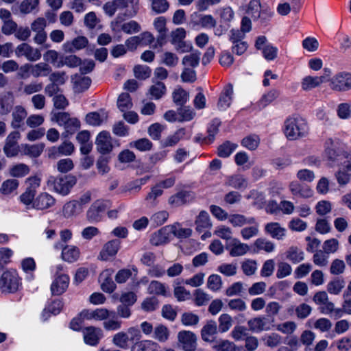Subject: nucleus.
<instances>
[{
  "label": "nucleus",
  "instance_id": "1",
  "mask_svg": "<svg viewBox=\"0 0 351 351\" xmlns=\"http://www.w3.org/2000/svg\"><path fill=\"white\" fill-rule=\"evenodd\" d=\"M346 145L341 141L329 139L326 142V153L328 158L337 162L339 169L336 174L340 185H345L350 180L351 158L347 152L343 149Z\"/></svg>",
  "mask_w": 351,
  "mask_h": 351
},
{
  "label": "nucleus",
  "instance_id": "2",
  "mask_svg": "<svg viewBox=\"0 0 351 351\" xmlns=\"http://www.w3.org/2000/svg\"><path fill=\"white\" fill-rule=\"evenodd\" d=\"M308 130L306 121L301 117H289L285 121L284 133L289 140L293 141L304 137L307 134Z\"/></svg>",
  "mask_w": 351,
  "mask_h": 351
},
{
  "label": "nucleus",
  "instance_id": "3",
  "mask_svg": "<svg viewBox=\"0 0 351 351\" xmlns=\"http://www.w3.org/2000/svg\"><path fill=\"white\" fill-rule=\"evenodd\" d=\"M76 178L72 175L49 176L47 184L53 191L62 196L69 195L76 184Z\"/></svg>",
  "mask_w": 351,
  "mask_h": 351
},
{
  "label": "nucleus",
  "instance_id": "4",
  "mask_svg": "<svg viewBox=\"0 0 351 351\" xmlns=\"http://www.w3.org/2000/svg\"><path fill=\"white\" fill-rule=\"evenodd\" d=\"M110 200L98 199L93 202L86 213V219L92 223H98L102 221L104 213L110 208Z\"/></svg>",
  "mask_w": 351,
  "mask_h": 351
},
{
  "label": "nucleus",
  "instance_id": "5",
  "mask_svg": "<svg viewBox=\"0 0 351 351\" xmlns=\"http://www.w3.org/2000/svg\"><path fill=\"white\" fill-rule=\"evenodd\" d=\"M21 285V278L16 270H7L0 278V289L3 292H16Z\"/></svg>",
  "mask_w": 351,
  "mask_h": 351
},
{
  "label": "nucleus",
  "instance_id": "6",
  "mask_svg": "<svg viewBox=\"0 0 351 351\" xmlns=\"http://www.w3.org/2000/svg\"><path fill=\"white\" fill-rule=\"evenodd\" d=\"M195 231L199 234H202L201 239L205 240L212 236L210 230L213 227V223L209 214L202 210L197 215L195 220Z\"/></svg>",
  "mask_w": 351,
  "mask_h": 351
},
{
  "label": "nucleus",
  "instance_id": "7",
  "mask_svg": "<svg viewBox=\"0 0 351 351\" xmlns=\"http://www.w3.org/2000/svg\"><path fill=\"white\" fill-rule=\"evenodd\" d=\"M255 47L262 51L264 58L267 61H272L278 56V49L268 42L265 36H258L255 42Z\"/></svg>",
  "mask_w": 351,
  "mask_h": 351
},
{
  "label": "nucleus",
  "instance_id": "8",
  "mask_svg": "<svg viewBox=\"0 0 351 351\" xmlns=\"http://www.w3.org/2000/svg\"><path fill=\"white\" fill-rule=\"evenodd\" d=\"M351 75L348 72L341 71L330 80V87L335 91H346L350 86Z\"/></svg>",
  "mask_w": 351,
  "mask_h": 351
},
{
  "label": "nucleus",
  "instance_id": "9",
  "mask_svg": "<svg viewBox=\"0 0 351 351\" xmlns=\"http://www.w3.org/2000/svg\"><path fill=\"white\" fill-rule=\"evenodd\" d=\"M15 53L17 57L24 56L27 60L32 62L37 61L41 58V53L39 49L34 48L25 43L17 46Z\"/></svg>",
  "mask_w": 351,
  "mask_h": 351
},
{
  "label": "nucleus",
  "instance_id": "10",
  "mask_svg": "<svg viewBox=\"0 0 351 351\" xmlns=\"http://www.w3.org/2000/svg\"><path fill=\"white\" fill-rule=\"evenodd\" d=\"M97 151L103 154L110 153L113 148L112 139L109 132L102 131L98 134L95 140Z\"/></svg>",
  "mask_w": 351,
  "mask_h": 351
},
{
  "label": "nucleus",
  "instance_id": "11",
  "mask_svg": "<svg viewBox=\"0 0 351 351\" xmlns=\"http://www.w3.org/2000/svg\"><path fill=\"white\" fill-rule=\"evenodd\" d=\"M84 341L90 346H96L103 337V331L101 328L88 326L82 329Z\"/></svg>",
  "mask_w": 351,
  "mask_h": 351
},
{
  "label": "nucleus",
  "instance_id": "12",
  "mask_svg": "<svg viewBox=\"0 0 351 351\" xmlns=\"http://www.w3.org/2000/svg\"><path fill=\"white\" fill-rule=\"evenodd\" d=\"M178 343L182 350L197 348V337L192 331L181 330L178 333Z\"/></svg>",
  "mask_w": 351,
  "mask_h": 351
},
{
  "label": "nucleus",
  "instance_id": "13",
  "mask_svg": "<svg viewBox=\"0 0 351 351\" xmlns=\"http://www.w3.org/2000/svg\"><path fill=\"white\" fill-rule=\"evenodd\" d=\"M121 246V241L118 239H112L106 243L99 254V259L108 261L117 254Z\"/></svg>",
  "mask_w": 351,
  "mask_h": 351
},
{
  "label": "nucleus",
  "instance_id": "14",
  "mask_svg": "<svg viewBox=\"0 0 351 351\" xmlns=\"http://www.w3.org/2000/svg\"><path fill=\"white\" fill-rule=\"evenodd\" d=\"M232 257L241 256L250 251V246L237 238L232 239L226 246Z\"/></svg>",
  "mask_w": 351,
  "mask_h": 351
},
{
  "label": "nucleus",
  "instance_id": "15",
  "mask_svg": "<svg viewBox=\"0 0 351 351\" xmlns=\"http://www.w3.org/2000/svg\"><path fill=\"white\" fill-rule=\"evenodd\" d=\"M249 330L254 333H259L263 331L271 330V326L265 317L259 316L252 318L247 321Z\"/></svg>",
  "mask_w": 351,
  "mask_h": 351
},
{
  "label": "nucleus",
  "instance_id": "16",
  "mask_svg": "<svg viewBox=\"0 0 351 351\" xmlns=\"http://www.w3.org/2000/svg\"><path fill=\"white\" fill-rule=\"evenodd\" d=\"M56 204V199L47 192L40 193L34 200L33 208L36 210H45Z\"/></svg>",
  "mask_w": 351,
  "mask_h": 351
},
{
  "label": "nucleus",
  "instance_id": "17",
  "mask_svg": "<svg viewBox=\"0 0 351 351\" xmlns=\"http://www.w3.org/2000/svg\"><path fill=\"white\" fill-rule=\"evenodd\" d=\"M264 230L267 234L277 240H283L287 235L286 228L278 222L266 223Z\"/></svg>",
  "mask_w": 351,
  "mask_h": 351
},
{
  "label": "nucleus",
  "instance_id": "18",
  "mask_svg": "<svg viewBox=\"0 0 351 351\" xmlns=\"http://www.w3.org/2000/svg\"><path fill=\"white\" fill-rule=\"evenodd\" d=\"M117 10L127 9L125 15L130 17L136 16L139 10V0H114Z\"/></svg>",
  "mask_w": 351,
  "mask_h": 351
},
{
  "label": "nucleus",
  "instance_id": "19",
  "mask_svg": "<svg viewBox=\"0 0 351 351\" xmlns=\"http://www.w3.org/2000/svg\"><path fill=\"white\" fill-rule=\"evenodd\" d=\"M69 277L66 274H60L56 277L51 285V291L53 295H59L63 293L68 288Z\"/></svg>",
  "mask_w": 351,
  "mask_h": 351
},
{
  "label": "nucleus",
  "instance_id": "20",
  "mask_svg": "<svg viewBox=\"0 0 351 351\" xmlns=\"http://www.w3.org/2000/svg\"><path fill=\"white\" fill-rule=\"evenodd\" d=\"M75 150L73 144L70 141H64L58 147H53L49 150V157L56 158L60 156H70Z\"/></svg>",
  "mask_w": 351,
  "mask_h": 351
},
{
  "label": "nucleus",
  "instance_id": "21",
  "mask_svg": "<svg viewBox=\"0 0 351 351\" xmlns=\"http://www.w3.org/2000/svg\"><path fill=\"white\" fill-rule=\"evenodd\" d=\"M194 198L190 191H182L169 197L168 203L173 207L180 206Z\"/></svg>",
  "mask_w": 351,
  "mask_h": 351
},
{
  "label": "nucleus",
  "instance_id": "22",
  "mask_svg": "<svg viewBox=\"0 0 351 351\" xmlns=\"http://www.w3.org/2000/svg\"><path fill=\"white\" fill-rule=\"evenodd\" d=\"M82 212L83 211L81 210V208L79 206L78 203H77L75 199L66 202L62 208V215L64 218L67 219H73L81 214Z\"/></svg>",
  "mask_w": 351,
  "mask_h": 351
},
{
  "label": "nucleus",
  "instance_id": "23",
  "mask_svg": "<svg viewBox=\"0 0 351 351\" xmlns=\"http://www.w3.org/2000/svg\"><path fill=\"white\" fill-rule=\"evenodd\" d=\"M113 271L108 269L102 271L99 277L101 289L106 293H112L116 287V285L111 278Z\"/></svg>",
  "mask_w": 351,
  "mask_h": 351
},
{
  "label": "nucleus",
  "instance_id": "24",
  "mask_svg": "<svg viewBox=\"0 0 351 351\" xmlns=\"http://www.w3.org/2000/svg\"><path fill=\"white\" fill-rule=\"evenodd\" d=\"M218 328L215 321L209 320L201 330L202 339L208 343L213 342V337L217 333Z\"/></svg>",
  "mask_w": 351,
  "mask_h": 351
},
{
  "label": "nucleus",
  "instance_id": "25",
  "mask_svg": "<svg viewBox=\"0 0 351 351\" xmlns=\"http://www.w3.org/2000/svg\"><path fill=\"white\" fill-rule=\"evenodd\" d=\"M232 95V86L231 84L226 85L223 90L217 103V108L219 110H225L230 107Z\"/></svg>",
  "mask_w": 351,
  "mask_h": 351
},
{
  "label": "nucleus",
  "instance_id": "26",
  "mask_svg": "<svg viewBox=\"0 0 351 351\" xmlns=\"http://www.w3.org/2000/svg\"><path fill=\"white\" fill-rule=\"evenodd\" d=\"M169 226H165L158 232H154L151 237L150 241L154 245H160L167 243L171 237Z\"/></svg>",
  "mask_w": 351,
  "mask_h": 351
},
{
  "label": "nucleus",
  "instance_id": "27",
  "mask_svg": "<svg viewBox=\"0 0 351 351\" xmlns=\"http://www.w3.org/2000/svg\"><path fill=\"white\" fill-rule=\"evenodd\" d=\"M45 148L43 143H37L34 145L22 144L21 150L23 155L30 158H38L43 153Z\"/></svg>",
  "mask_w": 351,
  "mask_h": 351
},
{
  "label": "nucleus",
  "instance_id": "28",
  "mask_svg": "<svg viewBox=\"0 0 351 351\" xmlns=\"http://www.w3.org/2000/svg\"><path fill=\"white\" fill-rule=\"evenodd\" d=\"M26 110L21 106H16L12 113L11 126L14 129L19 128L27 117Z\"/></svg>",
  "mask_w": 351,
  "mask_h": 351
},
{
  "label": "nucleus",
  "instance_id": "29",
  "mask_svg": "<svg viewBox=\"0 0 351 351\" xmlns=\"http://www.w3.org/2000/svg\"><path fill=\"white\" fill-rule=\"evenodd\" d=\"M167 92V88L163 82H154L148 89L147 95L152 99L158 100L162 98Z\"/></svg>",
  "mask_w": 351,
  "mask_h": 351
},
{
  "label": "nucleus",
  "instance_id": "30",
  "mask_svg": "<svg viewBox=\"0 0 351 351\" xmlns=\"http://www.w3.org/2000/svg\"><path fill=\"white\" fill-rule=\"evenodd\" d=\"M195 23L205 29H210L215 27L217 21L210 14H195L193 15Z\"/></svg>",
  "mask_w": 351,
  "mask_h": 351
},
{
  "label": "nucleus",
  "instance_id": "31",
  "mask_svg": "<svg viewBox=\"0 0 351 351\" xmlns=\"http://www.w3.org/2000/svg\"><path fill=\"white\" fill-rule=\"evenodd\" d=\"M80 252L77 247L66 245L62 249V258L66 262L73 263L80 257Z\"/></svg>",
  "mask_w": 351,
  "mask_h": 351
},
{
  "label": "nucleus",
  "instance_id": "32",
  "mask_svg": "<svg viewBox=\"0 0 351 351\" xmlns=\"http://www.w3.org/2000/svg\"><path fill=\"white\" fill-rule=\"evenodd\" d=\"M228 222L233 227H243L247 223H252L254 221V217H247L246 216L241 214H232L229 215L228 219Z\"/></svg>",
  "mask_w": 351,
  "mask_h": 351
},
{
  "label": "nucleus",
  "instance_id": "33",
  "mask_svg": "<svg viewBox=\"0 0 351 351\" xmlns=\"http://www.w3.org/2000/svg\"><path fill=\"white\" fill-rule=\"evenodd\" d=\"M147 293L150 295L166 297L168 295L167 287L160 281L152 280L147 287Z\"/></svg>",
  "mask_w": 351,
  "mask_h": 351
},
{
  "label": "nucleus",
  "instance_id": "34",
  "mask_svg": "<svg viewBox=\"0 0 351 351\" xmlns=\"http://www.w3.org/2000/svg\"><path fill=\"white\" fill-rule=\"evenodd\" d=\"M201 52L194 51L190 54L186 55L182 60V64L184 67L195 68L199 65L200 60Z\"/></svg>",
  "mask_w": 351,
  "mask_h": 351
},
{
  "label": "nucleus",
  "instance_id": "35",
  "mask_svg": "<svg viewBox=\"0 0 351 351\" xmlns=\"http://www.w3.org/2000/svg\"><path fill=\"white\" fill-rule=\"evenodd\" d=\"M32 75L34 77H46L51 71L50 66L45 62H40L36 64H31Z\"/></svg>",
  "mask_w": 351,
  "mask_h": 351
},
{
  "label": "nucleus",
  "instance_id": "36",
  "mask_svg": "<svg viewBox=\"0 0 351 351\" xmlns=\"http://www.w3.org/2000/svg\"><path fill=\"white\" fill-rule=\"evenodd\" d=\"M286 258L293 263H298L304 260V254L298 247L291 246L286 252Z\"/></svg>",
  "mask_w": 351,
  "mask_h": 351
},
{
  "label": "nucleus",
  "instance_id": "37",
  "mask_svg": "<svg viewBox=\"0 0 351 351\" xmlns=\"http://www.w3.org/2000/svg\"><path fill=\"white\" fill-rule=\"evenodd\" d=\"M216 12L219 16L220 21L223 23H230L234 19V12L230 6L219 7Z\"/></svg>",
  "mask_w": 351,
  "mask_h": 351
},
{
  "label": "nucleus",
  "instance_id": "38",
  "mask_svg": "<svg viewBox=\"0 0 351 351\" xmlns=\"http://www.w3.org/2000/svg\"><path fill=\"white\" fill-rule=\"evenodd\" d=\"M19 182L16 179H8L5 180L0 187V193L3 195H10L16 193Z\"/></svg>",
  "mask_w": 351,
  "mask_h": 351
},
{
  "label": "nucleus",
  "instance_id": "39",
  "mask_svg": "<svg viewBox=\"0 0 351 351\" xmlns=\"http://www.w3.org/2000/svg\"><path fill=\"white\" fill-rule=\"evenodd\" d=\"M167 20L164 16L156 17L153 23L155 29L159 33V36L157 38L158 42H160L165 39L167 29L166 27Z\"/></svg>",
  "mask_w": 351,
  "mask_h": 351
},
{
  "label": "nucleus",
  "instance_id": "40",
  "mask_svg": "<svg viewBox=\"0 0 351 351\" xmlns=\"http://www.w3.org/2000/svg\"><path fill=\"white\" fill-rule=\"evenodd\" d=\"M249 226L245 227L241 230V235L244 240H249L258 234L259 232V223L254 218V223H247Z\"/></svg>",
  "mask_w": 351,
  "mask_h": 351
},
{
  "label": "nucleus",
  "instance_id": "41",
  "mask_svg": "<svg viewBox=\"0 0 351 351\" xmlns=\"http://www.w3.org/2000/svg\"><path fill=\"white\" fill-rule=\"evenodd\" d=\"M152 337L159 342H166L169 337V330L162 324H158L154 327Z\"/></svg>",
  "mask_w": 351,
  "mask_h": 351
},
{
  "label": "nucleus",
  "instance_id": "42",
  "mask_svg": "<svg viewBox=\"0 0 351 351\" xmlns=\"http://www.w3.org/2000/svg\"><path fill=\"white\" fill-rule=\"evenodd\" d=\"M227 184L239 190L245 189L247 187V180L241 175H233L228 178Z\"/></svg>",
  "mask_w": 351,
  "mask_h": 351
},
{
  "label": "nucleus",
  "instance_id": "43",
  "mask_svg": "<svg viewBox=\"0 0 351 351\" xmlns=\"http://www.w3.org/2000/svg\"><path fill=\"white\" fill-rule=\"evenodd\" d=\"M112 342L117 347L121 349H128L130 343L125 331H120L117 332L113 336Z\"/></svg>",
  "mask_w": 351,
  "mask_h": 351
},
{
  "label": "nucleus",
  "instance_id": "44",
  "mask_svg": "<svg viewBox=\"0 0 351 351\" xmlns=\"http://www.w3.org/2000/svg\"><path fill=\"white\" fill-rule=\"evenodd\" d=\"M322 80L323 77H319V76H306L302 81V88L304 90H310L323 84Z\"/></svg>",
  "mask_w": 351,
  "mask_h": 351
},
{
  "label": "nucleus",
  "instance_id": "45",
  "mask_svg": "<svg viewBox=\"0 0 351 351\" xmlns=\"http://www.w3.org/2000/svg\"><path fill=\"white\" fill-rule=\"evenodd\" d=\"M258 251H265L267 253H271L276 249V245L271 241L265 238L257 239L254 243Z\"/></svg>",
  "mask_w": 351,
  "mask_h": 351
},
{
  "label": "nucleus",
  "instance_id": "46",
  "mask_svg": "<svg viewBox=\"0 0 351 351\" xmlns=\"http://www.w3.org/2000/svg\"><path fill=\"white\" fill-rule=\"evenodd\" d=\"M107 119V114L105 112H90L86 117V121L89 125L97 126L101 125Z\"/></svg>",
  "mask_w": 351,
  "mask_h": 351
},
{
  "label": "nucleus",
  "instance_id": "47",
  "mask_svg": "<svg viewBox=\"0 0 351 351\" xmlns=\"http://www.w3.org/2000/svg\"><path fill=\"white\" fill-rule=\"evenodd\" d=\"M14 105V99L10 95L0 97V114L7 115L10 112Z\"/></svg>",
  "mask_w": 351,
  "mask_h": 351
},
{
  "label": "nucleus",
  "instance_id": "48",
  "mask_svg": "<svg viewBox=\"0 0 351 351\" xmlns=\"http://www.w3.org/2000/svg\"><path fill=\"white\" fill-rule=\"evenodd\" d=\"M88 44V40L84 36H78L75 38L71 43L64 44L66 51H72L73 50H80L84 48Z\"/></svg>",
  "mask_w": 351,
  "mask_h": 351
},
{
  "label": "nucleus",
  "instance_id": "49",
  "mask_svg": "<svg viewBox=\"0 0 351 351\" xmlns=\"http://www.w3.org/2000/svg\"><path fill=\"white\" fill-rule=\"evenodd\" d=\"M29 167L25 164L19 163L12 166L9 169V173L14 178H22L29 173Z\"/></svg>",
  "mask_w": 351,
  "mask_h": 351
},
{
  "label": "nucleus",
  "instance_id": "50",
  "mask_svg": "<svg viewBox=\"0 0 351 351\" xmlns=\"http://www.w3.org/2000/svg\"><path fill=\"white\" fill-rule=\"evenodd\" d=\"M171 234L179 238L184 239L189 237L192 234L191 228H184L178 223L169 226Z\"/></svg>",
  "mask_w": 351,
  "mask_h": 351
},
{
  "label": "nucleus",
  "instance_id": "51",
  "mask_svg": "<svg viewBox=\"0 0 351 351\" xmlns=\"http://www.w3.org/2000/svg\"><path fill=\"white\" fill-rule=\"evenodd\" d=\"M213 349L215 351H236V345L228 339H219L215 341Z\"/></svg>",
  "mask_w": 351,
  "mask_h": 351
},
{
  "label": "nucleus",
  "instance_id": "52",
  "mask_svg": "<svg viewBox=\"0 0 351 351\" xmlns=\"http://www.w3.org/2000/svg\"><path fill=\"white\" fill-rule=\"evenodd\" d=\"M260 144V138L256 134H250L245 138L241 141V145L249 150H255L257 149Z\"/></svg>",
  "mask_w": 351,
  "mask_h": 351
},
{
  "label": "nucleus",
  "instance_id": "53",
  "mask_svg": "<svg viewBox=\"0 0 351 351\" xmlns=\"http://www.w3.org/2000/svg\"><path fill=\"white\" fill-rule=\"evenodd\" d=\"M117 106L122 112H125L132 107V102L128 93H123L119 96Z\"/></svg>",
  "mask_w": 351,
  "mask_h": 351
},
{
  "label": "nucleus",
  "instance_id": "54",
  "mask_svg": "<svg viewBox=\"0 0 351 351\" xmlns=\"http://www.w3.org/2000/svg\"><path fill=\"white\" fill-rule=\"evenodd\" d=\"M185 135V130L180 128L175 133L169 136L163 142L165 147H171L176 145Z\"/></svg>",
  "mask_w": 351,
  "mask_h": 351
},
{
  "label": "nucleus",
  "instance_id": "55",
  "mask_svg": "<svg viewBox=\"0 0 351 351\" xmlns=\"http://www.w3.org/2000/svg\"><path fill=\"white\" fill-rule=\"evenodd\" d=\"M237 148V145L227 141L218 147L217 154L219 156L227 158Z\"/></svg>",
  "mask_w": 351,
  "mask_h": 351
},
{
  "label": "nucleus",
  "instance_id": "56",
  "mask_svg": "<svg viewBox=\"0 0 351 351\" xmlns=\"http://www.w3.org/2000/svg\"><path fill=\"white\" fill-rule=\"evenodd\" d=\"M219 330L220 332L223 333L230 330L232 326V318L227 314H221L219 317Z\"/></svg>",
  "mask_w": 351,
  "mask_h": 351
},
{
  "label": "nucleus",
  "instance_id": "57",
  "mask_svg": "<svg viewBox=\"0 0 351 351\" xmlns=\"http://www.w3.org/2000/svg\"><path fill=\"white\" fill-rule=\"evenodd\" d=\"M263 7L260 0H251L248 4L247 13L256 21V19L260 16L258 13Z\"/></svg>",
  "mask_w": 351,
  "mask_h": 351
},
{
  "label": "nucleus",
  "instance_id": "58",
  "mask_svg": "<svg viewBox=\"0 0 351 351\" xmlns=\"http://www.w3.org/2000/svg\"><path fill=\"white\" fill-rule=\"evenodd\" d=\"M199 317L191 312L184 313L181 316V322L185 326H194L198 324Z\"/></svg>",
  "mask_w": 351,
  "mask_h": 351
},
{
  "label": "nucleus",
  "instance_id": "59",
  "mask_svg": "<svg viewBox=\"0 0 351 351\" xmlns=\"http://www.w3.org/2000/svg\"><path fill=\"white\" fill-rule=\"evenodd\" d=\"M189 99V93L182 88L176 89L173 93V99L176 105L182 106Z\"/></svg>",
  "mask_w": 351,
  "mask_h": 351
},
{
  "label": "nucleus",
  "instance_id": "60",
  "mask_svg": "<svg viewBox=\"0 0 351 351\" xmlns=\"http://www.w3.org/2000/svg\"><path fill=\"white\" fill-rule=\"evenodd\" d=\"M210 299V296L202 289H198L194 292V302L198 306L206 305Z\"/></svg>",
  "mask_w": 351,
  "mask_h": 351
},
{
  "label": "nucleus",
  "instance_id": "61",
  "mask_svg": "<svg viewBox=\"0 0 351 351\" xmlns=\"http://www.w3.org/2000/svg\"><path fill=\"white\" fill-rule=\"evenodd\" d=\"M179 58L176 54L166 51L161 56V63L169 67H174L178 63Z\"/></svg>",
  "mask_w": 351,
  "mask_h": 351
},
{
  "label": "nucleus",
  "instance_id": "62",
  "mask_svg": "<svg viewBox=\"0 0 351 351\" xmlns=\"http://www.w3.org/2000/svg\"><path fill=\"white\" fill-rule=\"evenodd\" d=\"M214 234L224 240L230 241L233 239L232 237V230L230 227L224 225L217 226L214 231Z\"/></svg>",
  "mask_w": 351,
  "mask_h": 351
},
{
  "label": "nucleus",
  "instance_id": "63",
  "mask_svg": "<svg viewBox=\"0 0 351 351\" xmlns=\"http://www.w3.org/2000/svg\"><path fill=\"white\" fill-rule=\"evenodd\" d=\"M151 3L152 10L156 14L165 12L169 7L167 0H149Z\"/></svg>",
  "mask_w": 351,
  "mask_h": 351
},
{
  "label": "nucleus",
  "instance_id": "64",
  "mask_svg": "<svg viewBox=\"0 0 351 351\" xmlns=\"http://www.w3.org/2000/svg\"><path fill=\"white\" fill-rule=\"evenodd\" d=\"M137 351H156L158 344L152 340H142L136 343Z\"/></svg>",
  "mask_w": 351,
  "mask_h": 351
}]
</instances>
